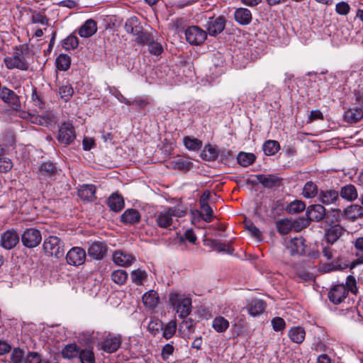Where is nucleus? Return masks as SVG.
<instances>
[{
  "instance_id": "1",
  "label": "nucleus",
  "mask_w": 363,
  "mask_h": 363,
  "mask_svg": "<svg viewBox=\"0 0 363 363\" xmlns=\"http://www.w3.org/2000/svg\"><path fill=\"white\" fill-rule=\"evenodd\" d=\"M186 214L185 210L179 206L167 207L155 215L156 225L160 228H167L173 223L174 218H182Z\"/></svg>"
},
{
  "instance_id": "2",
  "label": "nucleus",
  "mask_w": 363,
  "mask_h": 363,
  "mask_svg": "<svg viewBox=\"0 0 363 363\" xmlns=\"http://www.w3.org/2000/svg\"><path fill=\"white\" fill-rule=\"evenodd\" d=\"M43 250L48 256L59 259L64 256V242L57 236H49L43 242Z\"/></svg>"
},
{
  "instance_id": "3",
  "label": "nucleus",
  "mask_w": 363,
  "mask_h": 363,
  "mask_svg": "<svg viewBox=\"0 0 363 363\" xmlns=\"http://www.w3.org/2000/svg\"><path fill=\"white\" fill-rule=\"evenodd\" d=\"M169 303L180 318H185L191 312V299L187 296H170Z\"/></svg>"
},
{
  "instance_id": "4",
  "label": "nucleus",
  "mask_w": 363,
  "mask_h": 363,
  "mask_svg": "<svg viewBox=\"0 0 363 363\" xmlns=\"http://www.w3.org/2000/svg\"><path fill=\"white\" fill-rule=\"evenodd\" d=\"M4 61L6 68L9 69H18L24 71L27 70L29 67L22 50L17 48H15L13 55L11 57H6Z\"/></svg>"
},
{
  "instance_id": "5",
  "label": "nucleus",
  "mask_w": 363,
  "mask_h": 363,
  "mask_svg": "<svg viewBox=\"0 0 363 363\" xmlns=\"http://www.w3.org/2000/svg\"><path fill=\"white\" fill-rule=\"evenodd\" d=\"M21 242L27 248H34L42 241L41 233L39 230L30 228H26L21 235Z\"/></svg>"
},
{
  "instance_id": "6",
  "label": "nucleus",
  "mask_w": 363,
  "mask_h": 363,
  "mask_svg": "<svg viewBox=\"0 0 363 363\" xmlns=\"http://www.w3.org/2000/svg\"><path fill=\"white\" fill-rule=\"evenodd\" d=\"M59 169L51 162H45L40 164L38 170V178L40 181L50 182L56 179Z\"/></svg>"
},
{
  "instance_id": "7",
  "label": "nucleus",
  "mask_w": 363,
  "mask_h": 363,
  "mask_svg": "<svg viewBox=\"0 0 363 363\" xmlns=\"http://www.w3.org/2000/svg\"><path fill=\"white\" fill-rule=\"evenodd\" d=\"M88 256L95 260L102 259L106 255L108 247L104 241L94 240L87 242Z\"/></svg>"
},
{
  "instance_id": "8",
  "label": "nucleus",
  "mask_w": 363,
  "mask_h": 363,
  "mask_svg": "<svg viewBox=\"0 0 363 363\" xmlns=\"http://www.w3.org/2000/svg\"><path fill=\"white\" fill-rule=\"evenodd\" d=\"M206 32L199 26H190L185 30L186 41L194 45L202 44L206 39Z\"/></svg>"
},
{
  "instance_id": "9",
  "label": "nucleus",
  "mask_w": 363,
  "mask_h": 363,
  "mask_svg": "<svg viewBox=\"0 0 363 363\" xmlns=\"http://www.w3.org/2000/svg\"><path fill=\"white\" fill-rule=\"evenodd\" d=\"M75 138L76 135L73 125L70 123H62L58 130L57 141L63 145H68L74 142Z\"/></svg>"
},
{
  "instance_id": "10",
  "label": "nucleus",
  "mask_w": 363,
  "mask_h": 363,
  "mask_svg": "<svg viewBox=\"0 0 363 363\" xmlns=\"http://www.w3.org/2000/svg\"><path fill=\"white\" fill-rule=\"evenodd\" d=\"M86 257V252L83 248L73 247L67 252L65 258L69 265L78 267L85 262Z\"/></svg>"
},
{
  "instance_id": "11",
  "label": "nucleus",
  "mask_w": 363,
  "mask_h": 363,
  "mask_svg": "<svg viewBox=\"0 0 363 363\" xmlns=\"http://www.w3.org/2000/svg\"><path fill=\"white\" fill-rule=\"evenodd\" d=\"M1 100L9 104L14 111H18L21 108L19 96L11 89L4 86L0 93Z\"/></svg>"
},
{
  "instance_id": "12",
  "label": "nucleus",
  "mask_w": 363,
  "mask_h": 363,
  "mask_svg": "<svg viewBox=\"0 0 363 363\" xmlns=\"http://www.w3.org/2000/svg\"><path fill=\"white\" fill-rule=\"evenodd\" d=\"M225 18L223 16L211 17L206 23V28L208 34L216 36L220 33L225 28Z\"/></svg>"
},
{
  "instance_id": "13",
  "label": "nucleus",
  "mask_w": 363,
  "mask_h": 363,
  "mask_svg": "<svg viewBox=\"0 0 363 363\" xmlns=\"http://www.w3.org/2000/svg\"><path fill=\"white\" fill-rule=\"evenodd\" d=\"M19 235L15 230H8L1 233L0 245L6 250H11L16 246L19 242Z\"/></svg>"
},
{
  "instance_id": "14",
  "label": "nucleus",
  "mask_w": 363,
  "mask_h": 363,
  "mask_svg": "<svg viewBox=\"0 0 363 363\" xmlns=\"http://www.w3.org/2000/svg\"><path fill=\"white\" fill-rule=\"evenodd\" d=\"M121 336L115 334H108L101 344L102 350L108 353L115 352L121 347Z\"/></svg>"
},
{
  "instance_id": "15",
  "label": "nucleus",
  "mask_w": 363,
  "mask_h": 363,
  "mask_svg": "<svg viewBox=\"0 0 363 363\" xmlns=\"http://www.w3.org/2000/svg\"><path fill=\"white\" fill-rule=\"evenodd\" d=\"M112 259L116 264L124 267L130 266L135 261L134 256L122 250L114 252Z\"/></svg>"
},
{
  "instance_id": "16",
  "label": "nucleus",
  "mask_w": 363,
  "mask_h": 363,
  "mask_svg": "<svg viewBox=\"0 0 363 363\" xmlns=\"http://www.w3.org/2000/svg\"><path fill=\"white\" fill-rule=\"evenodd\" d=\"M255 177L264 187L272 189L279 187L281 185V178L277 174H257Z\"/></svg>"
},
{
  "instance_id": "17",
  "label": "nucleus",
  "mask_w": 363,
  "mask_h": 363,
  "mask_svg": "<svg viewBox=\"0 0 363 363\" xmlns=\"http://www.w3.org/2000/svg\"><path fill=\"white\" fill-rule=\"evenodd\" d=\"M320 251L323 257L327 260L337 259V257H342L340 255L337 245L323 241L320 245Z\"/></svg>"
},
{
  "instance_id": "18",
  "label": "nucleus",
  "mask_w": 363,
  "mask_h": 363,
  "mask_svg": "<svg viewBox=\"0 0 363 363\" xmlns=\"http://www.w3.org/2000/svg\"><path fill=\"white\" fill-rule=\"evenodd\" d=\"M345 229L340 225H333L325 232V241L333 245H337V241L344 233Z\"/></svg>"
},
{
  "instance_id": "19",
  "label": "nucleus",
  "mask_w": 363,
  "mask_h": 363,
  "mask_svg": "<svg viewBox=\"0 0 363 363\" xmlns=\"http://www.w3.org/2000/svg\"><path fill=\"white\" fill-rule=\"evenodd\" d=\"M286 247L291 255L305 254V240L302 237L291 238L286 242Z\"/></svg>"
},
{
  "instance_id": "20",
  "label": "nucleus",
  "mask_w": 363,
  "mask_h": 363,
  "mask_svg": "<svg viewBox=\"0 0 363 363\" xmlns=\"http://www.w3.org/2000/svg\"><path fill=\"white\" fill-rule=\"evenodd\" d=\"M266 306L267 304L263 300L254 298L248 301L246 309L251 316L257 317L264 313Z\"/></svg>"
},
{
  "instance_id": "21",
  "label": "nucleus",
  "mask_w": 363,
  "mask_h": 363,
  "mask_svg": "<svg viewBox=\"0 0 363 363\" xmlns=\"http://www.w3.org/2000/svg\"><path fill=\"white\" fill-rule=\"evenodd\" d=\"M325 216V208L321 204L311 205L306 211V216L311 221L318 222L324 218Z\"/></svg>"
},
{
  "instance_id": "22",
  "label": "nucleus",
  "mask_w": 363,
  "mask_h": 363,
  "mask_svg": "<svg viewBox=\"0 0 363 363\" xmlns=\"http://www.w3.org/2000/svg\"><path fill=\"white\" fill-rule=\"evenodd\" d=\"M339 191L335 189L320 190L318 200L324 205L335 203L339 201Z\"/></svg>"
},
{
  "instance_id": "23",
  "label": "nucleus",
  "mask_w": 363,
  "mask_h": 363,
  "mask_svg": "<svg viewBox=\"0 0 363 363\" xmlns=\"http://www.w3.org/2000/svg\"><path fill=\"white\" fill-rule=\"evenodd\" d=\"M220 154L221 156L223 155H230V151H218L215 146H213L210 144L206 145L201 153V157L206 161H214L218 158V155Z\"/></svg>"
},
{
  "instance_id": "24",
  "label": "nucleus",
  "mask_w": 363,
  "mask_h": 363,
  "mask_svg": "<svg viewBox=\"0 0 363 363\" xmlns=\"http://www.w3.org/2000/svg\"><path fill=\"white\" fill-rule=\"evenodd\" d=\"M335 291H343V295L349 292L356 294L357 293V281L355 278L352 276H347L345 284H338L333 288Z\"/></svg>"
},
{
  "instance_id": "25",
  "label": "nucleus",
  "mask_w": 363,
  "mask_h": 363,
  "mask_svg": "<svg viewBox=\"0 0 363 363\" xmlns=\"http://www.w3.org/2000/svg\"><path fill=\"white\" fill-rule=\"evenodd\" d=\"M140 213L134 208L125 210L121 216V220L125 225H135L140 220Z\"/></svg>"
},
{
  "instance_id": "26",
  "label": "nucleus",
  "mask_w": 363,
  "mask_h": 363,
  "mask_svg": "<svg viewBox=\"0 0 363 363\" xmlns=\"http://www.w3.org/2000/svg\"><path fill=\"white\" fill-rule=\"evenodd\" d=\"M339 196L347 201H354L358 197V192L354 185L352 184H346L340 188Z\"/></svg>"
},
{
  "instance_id": "27",
  "label": "nucleus",
  "mask_w": 363,
  "mask_h": 363,
  "mask_svg": "<svg viewBox=\"0 0 363 363\" xmlns=\"http://www.w3.org/2000/svg\"><path fill=\"white\" fill-rule=\"evenodd\" d=\"M204 245L209 247L212 250H215L218 252H226L232 254L233 249L228 245L221 242L215 239H206L204 240Z\"/></svg>"
},
{
  "instance_id": "28",
  "label": "nucleus",
  "mask_w": 363,
  "mask_h": 363,
  "mask_svg": "<svg viewBox=\"0 0 363 363\" xmlns=\"http://www.w3.org/2000/svg\"><path fill=\"white\" fill-rule=\"evenodd\" d=\"M97 30V25L94 20L89 19L81 26L79 35L82 38H89L93 35Z\"/></svg>"
},
{
  "instance_id": "29",
  "label": "nucleus",
  "mask_w": 363,
  "mask_h": 363,
  "mask_svg": "<svg viewBox=\"0 0 363 363\" xmlns=\"http://www.w3.org/2000/svg\"><path fill=\"white\" fill-rule=\"evenodd\" d=\"M347 267H349V264L343 261L342 257H337V259H333L330 263L324 264L322 271L328 273L337 270H343Z\"/></svg>"
},
{
  "instance_id": "30",
  "label": "nucleus",
  "mask_w": 363,
  "mask_h": 363,
  "mask_svg": "<svg viewBox=\"0 0 363 363\" xmlns=\"http://www.w3.org/2000/svg\"><path fill=\"white\" fill-rule=\"evenodd\" d=\"M125 30L127 33L136 36L143 30V28L138 18L135 16H133L125 21Z\"/></svg>"
},
{
  "instance_id": "31",
  "label": "nucleus",
  "mask_w": 363,
  "mask_h": 363,
  "mask_svg": "<svg viewBox=\"0 0 363 363\" xmlns=\"http://www.w3.org/2000/svg\"><path fill=\"white\" fill-rule=\"evenodd\" d=\"M96 188L92 184H84L78 190V196L83 200L93 201L96 199Z\"/></svg>"
},
{
  "instance_id": "32",
  "label": "nucleus",
  "mask_w": 363,
  "mask_h": 363,
  "mask_svg": "<svg viewBox=\"0 0 363 363\" xmlns=\"http://www.w3.org/2000/svg\"><path fill=\"white\" fill-rule=\"evenodd\" d=\"M107 205L114 212H119L124 207L123 198L118 194H112L108 199Z\"/></svg>"
},
{
  "instance_id": "33",
  "label": "nucleus",
  "mask_w": 363,
  "mask_h": 363,
  "mask_svg": "<svg viewBox=\"0 0 363 363\" xmlns=\"http://www.w3.org/2000/svg\"><path fill=\"white\" fill-rule=\"evenodd\" d=\"M235 19L240 25H247L252 21L250 11L245 8H239L235 11Z\"/></svg>"
},
{
  "instance_id": "34",
  "label": "nucleus",
  "mask_w": 363,
  "mask_h": 363,
  "mask_svg": "<svg viewBox=\"0 0 363 363\" xmlns=\"http://www.w3.org/2000/svg\"><path fill=\"white\" fill-rule=\"evenodd\" d=\"M363 118V110L359 108H350L345 112V121L350 123H356Z\"/></svg>"
},
{
  "instance_id": "35",
  "label": "nucleus",
  "mask_w": 363,
  "mask_h": 363,
  "mask_svg": "<svg viewBox=\"0 0 363 363\" xmlns=\"http://www.w3.org/2000/svg\"><path fill=\"white\" fill-rule=\"evenodd\" d=\"M171 166L174 169L187 172L193 167V163L182 157H177L170 162Z\"/></svg>"
},
{
  "instance_id": "36",
  "label": "nucleus",
  "mask_w": 363,
  "mask_h": 363,
  "mask_svg": "<svg viewBox=\"0 0 363 363\" xmlns=\"http://www.w3.org/2000/svg\"><path fill=\"white\" fill-rule=\"evenodd\" d=\"M306 332L302 327H294L289 331V337L295 343L300 344L305 339Z\"/></svg>"
},
{
  "instance_id": "37",
  "label": "nucleus",
  "mask_w": 363,
  "mask_h": 363,
  "mask_svg": "<svg viewBox=\"0 0 363 363\" xmlns=\"http://www.w3.org/2000/svg\"><path fill=\"white\" fill-rule=\"evenodd\" d=\"M319 191L317 185L312 181L307 182L303 186L302 195L306 199H312L318 196Z\"/></svg>"
},
{
  "instance_id": "38",
  "label": "nucleus",
  "mask_w": 363,
  "mask_h": 363,
  "mask_svg": "<svg viewBox=\"0 0 363 363\" xmlns=\"http://www.w3.org/2000/svg\"><path fill=\"white\" fill-rule=\"evenodd\" d=\"M229 321L223 316H216L212 321V328L217 333H223L229 328Z\"/></svg>"
},
{
  "instance_id": "39",
  "label": "nucleus",
  "mask_w": 363,
  "mask_h": 363,
  "mask_svg": "<svg viewBox=\"0 0 363 363\" xmlns=\"http://www.w3.org/2000/svg\"><path fill=\"white\" fill-rule=\"evenodd\" d=\"M74 94V89L72 86V85L68 83V82H66L65 83H63L62 85L59 87V94L60 96V98L63 99L65 102L69 101L72 95Z\"/></svg>"
},
{
  "instance_id": "40",
  "label": "nucleus",
  "mask_w": 363,
  "mask_h": 363,
  "mask_svg": "<svg viewBox=\"0 0 363 363\" xmlns=\"http://www.w3.org/2000/svg\"><path fill=\"white\" fill-rule=\"evenodd\" d=\"M341 211L338 208H334L329 211L328 213L325 212V222L330 225L331 226L333 225H338L337 223L340 220L341 218Z\"/></svg>"
},
{
  "instance_id": "41",
  "label": "nucleus",
  "mask_w": 363,
  "mask_h": 363,
  "mask_svg": "<svg viewBox=\"0 0 363 363\" xmlns=\"http://www.w3.org/2000/svg\"><path fill=\"white\" fill-rule=\"evenodd\" d=\"M262 149L266 155L271 156L279 151L280 145L277 141L269 140L264 143Z\"/></svg>"
},
{
  "instance_id": "42",
  "label": "nucleus",
  "mask_w": 363,
  "mask_h": 363,
  "mask_svg": "<svg viewBox=\"0 0 363 363\" xmlns=\"http://www.w3.org/2000/svg\"><path fill=\"white\" fill-rule=\"evenodd\" d=\"M256 157L253 153L240 152L237 157L239 164L242 167H248L255 161Z\"/></svg>"
},
{
  "instance_id": "43",
  "label": "nucleus",
  "mask_w": 363,
  "mask_h": 363,
  "mask_svg": "<svg viewBox=\"0 0 363 363\" xmlns=\"http://www.w3.org/2000/svg\"><path fill=\"white\" fill-rule=\"evenodd\" d=\"M147 274L145 271L140 269L132 271L130 278L132 281L137 286L143 285L144 281L147 279Z\"/></svg>"
},
{
  "instance_id": "44",
  "label": "nucleus",
  "mask_w": 363,
  "mask_h": 363,
  "mask_svg": "<svg viewBox=\"0 0 363 363\" xmlns=\"http://www.w3.org/2000/svg\"><path fill=\"white\" fill-rule=\"evenodd\" d=\"M79 348L76 344L67 345L62 350V355L65 359H72L78 356Z\"/></svg>"
},
{
  "instance_id": "45",
  "label": "nucleus",
  "mask_w": 363,
  "mask_h": 363,
  "mask_svg": "<svg viewBox=\"0 0 363 363\" xmlns=\"http://www.w3.org/2000/svg\"><path fill=\"white\" fill-rule=\"evenodd\" d=\"M183 141L184 146L190 150L198 151L202 147V142L196 138H191L189 136H186L184 138Z\"/></svg>"
},
{
  "instance_id": "46",
  "label": "nucleus",
  "mask_w": 363,
  "mask_h": 363,
  "mask_svg": "<svg viewBox=\"0 0 363 363\" xmlns=\"http://www.w3.org/2000/svg\"><path fill=\"white\" fill-rule=\"evenodd\" d=\"M71 60L69 56L60 54L56 59V66L61 71H67L70 67Z\"/></svg>"
},
{
  "instance_id": "47",
  "label": "nucleus",
  "mask_w": 363,
  "mask_h": 363,
  "mask_svg": "<svg viewBox=\"0 0 363 363\" xmlns=\"http://www.w3.org/2000/svg\"><path fill=\"white\" fill-rule=\"evenodd\" d=\"M163 330L162 337L166 340H169L173 337L177 330V323L175 320H171L164 327L161 328Z\"/></svg>"
},
{
  "instance_id": "48",
  "label": "nucleus",
  "mask_w": 363,
  "mask_h": 363,
  "mask_svg": "<svg viewBox=\"0 0 363 363\" xmlns=\"http://www.w3.org/2000/svg\"><path fill=\"white\" fill-rule=\"evenodd\" d=\"M306 208V204L301 200H295L289 203L286 210L289 213H298L303 211Z\"/></svg>"
},
{
  "instance_id": "49",
  "label": "nucleus",
  "mask_w": 363,
  "mask_h": 363,
  "mask_svg": "<svg viewBox=\"0 0 363 363\" xmlns=\"http://www.w3.org/2000/svg\"><path fill=\"white\" fill-rule=\"evenodd\" d=\"M79 357L81 363H94L95 357L91 349H84L79 350Z\"/></svg>"
},
{
  "instance_id": "50",
  "label": "nucleus",
  "mask_w": 363,
  "mask_h": 363,
  "mask_svg": "<svg viewBox=\"0 0 363 363\" xmlns=\"http://www.w3.org/2000/svg\"><path fill=\"white\" fill-rule=\"evenodd\" d=\"M128 278V273L123 269H117L111 273V279L116 284H123Z\"/></svg>"
},
{
  "instance_id": "51",
  "label": "nucleus",
  "mask_w": 363,
  "mask_h": 363,
  "mask_svg": "<svg viewBox=\"0 0 363 363\" xmlns=\"http://www.w3.org/2000/svg\"><path fill=\"white\" fill-rule=\"evenodd\" d=\"M25 352L19 347H15L11 353V363H24Z\"/></svg>"
},
{
  "instance_id": "52",
  "label": "nucleus",
  "mask_w": 363,
  "mask_h": 363,
  "mask_svg": "<svg viewBox=\"0 0 363 363\" xmlns=\"http://www.w3.org/2000/svg\"><path fill=\"white\" fill-rule=\"evenodd\" d=\"M154 36L152 34L147 31H143V30L136 35L135 41L138 44L148 45L150 42H152Z\"/></svg>"
},
{
  "instance_id": "53",
  "label": "nucleus",
  "mask_w": 363,
  "mask_h": 363,
  "mask_svg": "<svg viewBox=\"0 0 363 363\" xmlns=\"http://www.w3.org/2000/svg\"><path fill=\"white\" fill-rule=\"evenodd\" d=\"M277 228L280 234L286 235L291 231L292 225L289 220L282 219L277 222Z\"/></svg>"
},
{
  "instance_id": "54",
  "label": "nucleus",
  "mask_w": 363,
  "mask_h": 363,
  "mask_svg": "<svg viewBox=\"0 0 363 363\" xmlns=\"http://www.w3.org/2000/svg\"><path fill=\"white\" fill-rule=\"evenodd\" d=\"M79 44L78 38L72 35H69L63 40L62 46L65 50H74Z\"/></svg>"
},
{
  "instance_id": "55",
  "label": "nucleus",
  "mask_w": 363,
  "mask_h": 363,
  "mask_svg": "<svg viewBox=\"0 0 363 363\" xmlns=\"http://www.w3.org/2000/svg\"><path fill=\"white\" fill-rule=\"evenodd\" d=\"M345 213L349 216L355 218L363 215V208L359 205H351L345 209Z\"/></svg>"
},
{
  "instance_id": "56",
  "label": "nucleus",
  "mask_w": 363,
  "mask_h": 363,
  "mask_svg": "<svg viewBox=\"0 0 363 363\" xmlns=\"http://www.w3.org/2000/svg\"><path fill=\"white\" fill-rule=\"evenodd\" d=\"M200 208H201L202 213H203V214L202 216V219L207 223L211 222L213 218V210H212L211 207L209 206V204L208 203L200 204Z\"/></svg>"
},
{
  "instance_id": "57",
  "label": "nucleus",
  "mask_w": 363,
  "mask_h": 363,
  "mask_svg": "<svg viewBox=\"0 0 363 363\" xmlns=\"http://www.w3.org/2000/svg\"><path fill=\"white\" fill-rule=\"evenodd\" d=\"M179 329L192 333L195 330V322L191 318L184 320L179 325Z\"/></svg>"
},
{
  "instance_id": "58",
  "label": "nucleus",
  "mask_w": 363,
  "mask_h": 363,
  "mask_svg": "<svg viewBox=\"0 0 363 363\" xmlns=\"http://www.w3.org/2000/svg\"><path fill=\"white\" fill-rule=\"evenodd\" d=\"M142 300L146 308H155L159 303V296H142Z\"/></svg>"
},
{
  "instance_id": "59",
  "label": "nucleus",
  "mask_w": 363,
  "mask_h": 363,
  "mask_svg": "<svg viewBox=\"0 0 363 363\" xmlns=\"http://www.w3.org/2000/svg\"><path fill=\"white\" fill-rule=\"evenodd\" d=\"M148 50L152 55H159L163 52V47L161 43L152 40L148 45Z\"/></svg>"
},
{
  "instance_id": "60",
  "label": "nucleus",
  "mask_w": 363,
  "mask_h": 363,
  "mask_svg": "<svg viewBox=\"0 0 363 363\" xmlns=\"http://www.w3.org/2000/svg\"><path fill=\"white\" fill-rule=\"evenodd\" d=\"M41 356L36 352H28L25 356L24 363H41Z\"/></svg>"
},
{
  "instance_id": "61",
  "label": "nucleus",
  "mask_w": 363,
  "mask_h": 363,
  "mask_svg": "<svg viewBox=\"0 0 363 363\" xmlns=\"http://www.w3.org/2000/svg\"><path fill=\"white\" fill-rule=\"evenodd\" d=\"M272 328L274 331H281L286 327V323L282 318L275 317L272 320Z\"/></svg>"
},
{
  "instance_id": "62",
  "label": "nucleus",
  "mask_w": 363,
  "mask_h": 363,
  "mask_svg": "<svg viewBox=\"0 0 363 363\" xmlns=\"http://www.w3.org/2000/svg\"><path fill=\"white\" fill-rule=\"evenodd\" d=\"M13 162L11 160L6 157H2L0 159V172L5 173L11 169Z\"/></svg>"
},
{
  "instance_id": "63",
  "label": "nucleus",
  "mask_w": 363,
  "mask_h": 363,
  "mask_svg": "<svg viewBox=\"0 0 363 363\" xmlns=\"http://www.w3.org/2000/svg\"><path fill=\"white\" fill-rule=\"evenodd\" d=\"M350 10V5L345 1H341L336 4L335 11L340 15H347Z\"/></svg>"
},
{
  "instance_id": "64",
  "label": "nucleus",
  "mask_w": 363,
  "mask_h": 363,
  "mask_svg": "<svg viewBox=\"0 0 363 363\" xmlns=\"http://www.w3.org/2000/svg\"><path fill=\"white\" fill-rule=\"evenodd\" d=\"M174 347L171 344H166L162 349V358L163 360H167L173 354Z\"/></svg>"
}]
</instances>
